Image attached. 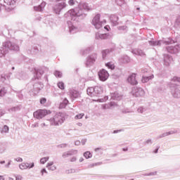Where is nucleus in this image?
Returning <instances> with one entry per match:
<instances>
[{
	"label": "nucleus",
	"instance_id": "53",
	"mask_svg": "<svg viewBox=\"0 0 180 180\" xmlns=\"http://www.w3.org/2000/svg\"><path fill=\"white\" fill-rule=\"evenodd\" d=\"M14 160H15V161H17V162H23V159L22 158H16Z\"/></svg>",
	"mask_w": 180,
	"mask_h": 180
},
{
	"label": "nucleus",
	"instance_id": "34",
	"mask_svg": "<svg viewBox=\"0 0 180 180\" xmlns=\"http://www.w3.org/2000/svg\"><path fill=\"white\" fill-rule=\"evenodd\" d=\"M49 160H50V157H49V156L42 158L40 160V162H41V164H45L47 162V161H49Z\"/></svg>",
	"mask_w": 180,
	"mask_h": 180
},
{
	"label": "nucleus",
	"instance_id": "2",
	"mask_svg": "<svg viewBox=\"0 0 180 180\" xmlns=\"http://www.w3.org/2000/svg\"><path fill=\"white\" fill-rule=\"evenodd\" d=\"M9 50L19 51V46L11 41L4 42L3 46L0 48V57H4L6 54H8Z\"/></svg>",
	"mask_w": 180,
	"mask_h": 180
},
{
	"label": "nucleus",
	"instance_id": "14",
	"mask_svg": "<svg viewBox=\"0 0 180 180\" xmlns=\"http://www.w3.org/2000/svg\"><path fill=\"white\" fill-rule=\"evenodd\" d=\"M34 167V162L27 163V162H22L19 165L20 169L24 170L27 169V168H33Z\"/></svg>",
	"mask_w": 180,
	"mask_h": 180
},
{
	"label": "nucleus",
	"instance_id": "16",
	"mask_svg": "<svg viewBox=\"0 0 180 180\" xmlns=\"http://www.w3.org/2000/svg\"><path fill=\"white\" fill-rule=\"evenodd\" d=\"M127 82L131 85H137V79H136V74L133 73L127 78Z\"/></svg>",
	"mask_w": 180,
	"mask_h": 180
},
{
	"label": "nucleus",
	"instance_id": "25",
	"mask_svg": "<svg viewBox=\"0 0 180 180\" xmlns=\"http://www.w3.org/2000/svg\"><path fill=\"white\" fill-rule=\"evenodd\" d=\"M153 78H154V75H151L150 76H143L142 77V82L143 84H146V82H148V81H150V79H153Z\"/></svg>",
	"mask_w": 180,
	"mask_h": 180
},
{
	"label": "nucleus",
	"instance_id": "1",
	"mask_svg": "<svg viewBox=\"0 0 180 180\" xmlns=\"http://www.w3.org/2000/svg\"><path fill=\"white\" fill-rule=\"evenodd\" d=\"M91 9L88 4L82 2L78 5V8L70 10L65 14V18H70L72 20H75L76 18H85L86 15L84 13V11H89Z\"/></svg>",
	"mask_w": 180,
	"mask_h": 180
},
{
	"label": "nucleus",
	"instance_id": "64",
	"mask_svg": "<svg viewBox=\"0 0 180 180\" xmlns=\"http://www.w3.org/2000/svg\"><path fill=\"white\" fill-rule=\"evenodd\" d=\"M75 146H79V144H81V142L79 141H76L75 142Z\"/></svg>",
	"mask_w": 180,
	"mask_h": 180
},
{
	"label": "nucleus",
	"instance_id": "5",
	"mask_svg": "<svg viewBox=\"0 0 180 180\" xmlns=\"http://www.w3.org/2000/svg\"><path fill=\"white\" fill-rule=\"evenodd\" d=\"M174 82H179L180 84V77H174L171 82H170V88H174L172 91V94L173 95L174 98H180V90L175 87V84H174Z\"/></svg>",
	"mask_w": 180,
	"mask_h": 180
},
{
	"label": "nucleus",
	"instance_id": "40",
	"mask_svg": "<svg viewBox=\"0 0 180 180\" xmlns=\"http://www.w3.org/2000/svg\"><path fill=\"white\" fill-rule=\"evenodd\" d=\"M84 116H85V114L84 113H80V114H78L75 117V120H78L79 119H82L84 117Z\"/></svg>",
	"mask_w": 180,
	"mask_h": 180
},
{
	"label": "nucleus",
	"instance_id": "38",
	"mask_svg": "<svg viewBox=\"0 0 180 180\" xmlns=\"http://www.w3.org/2000/svg\"><path fill=\"white\" fill-rule=\"evenodd\" d=\"M54 75L58 78H61L63 77V73L58 70L55 71Z\"/></svg>",
	"mask_w": 180,
	"mask_h": 180
},
{
	"label": "nucleus",
	"instance_id": "52",
	"mask_svg": "<svg viewBox=\"0 0 180 180\" xmlns=\"http://www.w3.org/2000/svg\"><path fill=\"white\" fill-rule=\"evenodd\" d=\"M46 102H47V100L46 98H41V100H40L41 105H44V103H46Z\"/></svg>",
	"mask_w": 180,
	"mask_h": 180
},
{
	"label": "nucleus",
	"instance_id": "42",
	"mask_svg": "<svg viewBox=\"0 0 180 180\" xmlns=\"http://www.w3.org/2000/svg\"><path fill=\"white\" fill-rule=\"evenodd\" d=\"M6 94V91L5 88H3L0 90V96H5Z\"/></svg>",
	"mask_w": 180,
	"mask_h": 180
},
{
	"label": "nucleus",
	"instance_id": "47",
	"mask_svg": "<svg viewBox=\"0 0 180 180\" xmlns=\"http://www.w3.org/2000/svg\"><path fill=\"white\" fill-rule=\"evenodd\" d=\"M146 176H153L157 175V172H150L149 174H145Z\"/></svg>",
	"mask_w": 180,
	"mask_h": 180
},
{
	"label": "nucleus",
	"instance_id": "27",
	"mask_svg": "<svg viewBox=\"0 0 180 180\" xmlns=\"http://www.w3.org/2000/svg\"><path fill=\"white\" fill-rule=\"evenodd\" d=\"M171 134H175V131H170L169 132H165L162 134H160L159 136H158V139H162V137H167V136H169Z\"/></svg>",
	"mask_w": 180,
	"mask_h": 180
},
{
	"label": "nucleus",
	"instance_id": "21",
	"mask_svg": "<svg viewBox=\"0 0 180 180\" xmlns=\"http://www.w3.org/2000/svg\"><path fill=\"white\" fill-rule=\"evenodd\" d=\"M122 98V94L115 92L111 94V98L113 99V101H120Z\"/></svg>",
	"mask_w": 180,
	"mask_h": 180
},
{
	"label": "nucleus",
	"instance_id": "35",
	"mask_svg": "<svg viewBox=\"0 0 180 180\" xmlns=\"http://www.w3.org/2000/svg\"><path fill=\"white\" fill-rule=\"evenodd\" d=\"M36 78L39 79L41 77V75H43V72L40 70H38L36 71Z\"/></svg>",
	"mask_w": 180,
	"mask_h": 180
},
{
	"label": "nucleus",
	"instance_id": "41",
	"mask_svg": "<svg viewBox=\"0 0 180 180\" xmlns=\"http://www.w3.org/2000/svg\"><path fill=\"white\" fill-rule=\"evenodd\" d=\"M75 172H77L75 169H69L65 170V174H75Z\"/></svg>",
	"mask_w": 180,
	"mask_h": 180
},
{
	"label": "nucleus",
	"instance_id": "55",
	"mask_svg": "<svg viewBox=\"0 0 180 180\" xmlns=\"http://www.w3.org/2000/svg\"><path fill=\"white\" fill-rule=\"evenodd\" d=\"M31 127H32V129H34V128H36V127H39V123L35 122V123L32 124V126H31Z\"/></svg>",
	"mask_w": 180,
	"mask_h": 180
},
{
	"label": "nucleus",
	"instance_id": "48",
	"mask_svg": "<svg viewBox=\"0 0 180 180\" xmlns=\"http://www.w3.org/2000/svg\"><path fill=\"white\" fill-rule=\"evenodd\" d=\"M108 53H109V50L103 51L102 52L103 58H105V57H106V54H108Z\"/></svg>",
	"mask_w": 180,
	"mask_h": 180
},
{
	"label": "nucleus",
	"instance_id": "12",
	"mask_svg": "<svg viewBox=\"0 0 180 180\" xmlns=\"http://www.w3.org/2000/svg\"><path fill=\"white\" fill-rule=\"evenodd\" d=\"M172 41L160 40V41H149L150 46H161V44H171Z\"/></svg>",
	"mask_w": 180,
	"mask_h": 180
},
{
	"label": "nucleus",
	"instance_id": "30",
	"mask_svg": "<svg viewBox=\"0 0 180 180\" xmlns=\"http://www.w3.org/2000/svg\"><path fill=\"white\" fill-rule=\"evenodd\" d=\"M70 95L72 96V98H78V96H79V93H78V91H77L76 90H72L70 91Z\"/></svg>",
	"mask_w": 180,
	"mask_h": 180
},
{
	"label": "nucleus",
	"instance_id": "37",
	"mask_svg": "<svg viewBox=\"0 0 180 180\" xmlns=\"http://www.w3.org/2000/svg\"><path fill=\"white\" fill-rule=\"evenodd\" d=\"M146 110H147V108H144V107H139L138 109H137V112L139 113H144V112H146Z\"/></svg>",
	"mask_w": 180,
	"mask_h": 180
},
{
	"label": "nucleus",
	"instance_id": "56",
	"mask_svg": "<svg viewBox=\"0 0 180 180\" xmlns=\"http://www.w3.org/2000/svg\"><path fill=\"white\" fill-rule=\"evenodd\" d=\"M16 110H18V107H13L9 110V112H16Z\"/></svg>",
	"mask_w": 180,
	"mask_h": 180
},
{
	"label": "nucleus",
	"instance_id": "63",
	"mask_svg": "<svg viewBox=\"0 0 180 180\" xmlns=\"http://www.w3.org/2000/svg\"><path fill=\"white\" fill-rule=\"evenodd\" d=\"M9 167H11V161H9L8 164L5 165V168H9Z\"/></svg>",
	"mask_w": 180,
	"mask_h": 180
},
{
	"label": "nucleus",
	"instance_id": "28",
	"mask_svg": "<svg viewBox=\"0 0 180 180\" xmlns=\"http://www.w3.org/2000/svg\"><path fill=\"white\" fill-rule=\"evenodd\" d=\"M4 4L8 5V6H13L15 4H16V0H4Z\"/></svg>",
	"mask_w": 180,
	"mask_h": 180
},
{
	"label": "nucleus",
	"instance_id": "17",
	"mask_svg": "<svg viewBox=\"0 0 180 180\" xmlns=\"http://www.w3.org/2000/svg\"><path fill=\"white\" fill-rule=\"evenodd\" d=\"M171 63H172V57L169 55L165 54L164 55V64L166 67L170 65Z\"/></svg>",
	"mask_w": 180,
	"mask_h": 180
},
{
	"label": "nucleus",
	"instance_id": "60",
	"mask_svg": "<svg viewBox=\"0 0 180 180\" xmlns=\"http://www.w3.org/2000/svg\"><path fill=\"white\" fill-rule=\"evenodd\" d=\"M47 174V170H46V169H42L41 170V175H44V174Z\"/></svg>",
	"mask_w": 180,
	"mask_h": 180
},
{
	"label": "nucleus",
	"instance_id": "6",
	"mask_svg": "<svg viewBox=\"0 0 180 180\" xmlns=\"http://www.w3.org/2000/svg\"><path fill=\"white\" fill-rule=\"evenodd\" d=\"M103 92V88L101 86H96L95 87H89L87 89V95L94 98V96H98Z\"/></svg>",
	"mask_w": 180,
	"mask_h": 180
},
{
	"label": "nucleus",
	"instance_id": "23",
	"mask_svg": "<svg viewBox=\"0 0 180 180\" xmlns=\"http://www.w3.org/2000/svg\"><path fill=\"white\" fill-rule=\"evenodd\" d=\"M132 53L136 56H141V57H144V56H146V53H144V51H143L141 49L133 50Z\"/></svg>",
	"mask_w": 180,
	"mask_h": 180
},
{
	"label": "nucleus",
	"instance_id": "15",
	"mask_svg": "<svg viewBox=\"0 0 180 180\" xmlns=\"http://www.w3.org/2000/svg\"><path fill=\"white\" fill-rule=\"evenodd\" d=\"M166 49L168 53H171L172 54H175L178 53V51H179V46L178 45H176L174 46H167Z\"/></svg>",
	"mask_w": 180,
	"mask_h": 180
},
{
	"label": "nucleus",
	"instance_id": "20",
	"mask_svg": "<svg viewBox=\"0 0 180 180\" xmlns=\"http://www.w3.org/2000/svg\"><path fill=\"white\" fill-rule=\"evenodd\" d=\"M46 168L49 171H56V169H57V166L54 165V162L50 161L46 164Z\"/></svg>",
	"mask_w": 180,
	"mask_h": 180
},
{
	"label": "nucleus",
	"instance_id": "31",
	"mask_svg": "<svg viewBox=\"0 0 180 180\" xmlns=\"http://www.w3.org/2000/svg\"><path fill=\"white\" fill-rule=\"evenodd\" d=\"M68 105V100L67 98H65L63 101L60 104V109H64L65 106Z\"/></svg>",
	"mask_w": 180,
	"mask_h": 180
},
{
	"label": "nucleus",
	"instance_id": "62",
	"mask_svg": "<svg viewBox=\"0 0 180 180\" xmlns=\"http://www.w3.org/2000/svg\"><path fill=\"white\" fill-rule=\"evenodd\" d=\"M4 113H5V110H0V117H1V116H4Z\"/></svg>",
	"mask_w": 180,
	"mask_h": 180
},
{
	"label": "nucleus",
	"instance_id": "58",
	"mask_svg": "<svg viewBox=\"0 0 180 180\" xmlns=\"http://www.w3.org/2000/svg\"><path fill=\"white\" fill-rule=\"evenodd\" d=\"M145 144H153V141L151 139H148L146 141Z\"/></svg>",
	"mask_w": 180,
	"mask_h": 180
},
{
	"label": "nucleus",
	"instance_id": "39",
	"mask_svg": "<svg viewBox=\"0 0 180 180\" xmlns=\"http://www.w3.org/2000/svg\"><path fill=\"white\" fill-rule=\"evenodd\" d=\"M57 85H58V88L60 89H65V85H64V82H59L58 84H57Z\"/></svg>",
	"mask_w": 180,
	"mask_h": 180
},
{
	"label": "nucleus",
	"instance_id": "49",
	"mask_svg": "<svg viewBox=\"0 0 180 180\" xmlns=\"http://www.w3.org/2000/svg\"><path fill=\"white\" fill-rule=\"evenodd\" d=\"M58 148H65L67 147V143H62L58 146Z\"/></svg>",
	"mask_w": 180,
	"mask_h": 180
},
{
	"label": "nucleus",
	"instance_id": "19",
	"mask_svg": "<svg viewBox=\"0 0 180 180\" xmlns=\"http://www.w3.org/2000/svg\"><path fill=\"white\" fill-rule=\"evenodd\" d=\"M45 7H46V2L43 1L38 6H34V10L36 11V12H43V11H44Z\"/></svg>",
	"mask_w": 180,
	"mask_h": 180
},
{
	"label": "nucleus",
	"instance_id": "45",
	"mask_svg": "<svg viewBox=\"0 0 180 180\" xmlns=\"http://www.w3.org/2000/svg\"><path fill=\"white\" fill-rule=\"evenodd\" d=\"M115 2L117 4L119 5V6H122V5H123V3L124 2V0H115Z\"/></svg>",
	"mask_w": 180,
	"mask_h": 180
},
{
	"label": "nucleus",
	"instance_id": "29",
	"mask_svg": "<svg viewBox=\"0 0 180 180\" xmlns=\"http://www.w3.org/2000/svg\"><path fill=\"white\" fill-rule=\"evenodd\" d=\"M69 32L70 33H72V34H74V33H77V32H78V28H77L74 25H69Z\"/></svg>",
	"mask_w": 180,
	"mask_h": 180
},
{
	"label": "nucleus",
	"instance_id": "36",
	"mask_svg": "<svg viewBox=\"0 0 180 180\" xmlns=\"http://www.w3.org/2000/svg\"><path fill=\"white\" fill-rule=\"evenodd\" d=\"M50 124V120H46L44 122L40 124L41 127H47Z\"/></svg>",
	"mask_w": 180,
	"mask_h": 180
},
{
	"label": "nucleus",
	"instance_id": "24",
	"mask_svg": "<svg viewBox=\"0 0 180 180\" xmlns=\"http://www.w3.org/2000/svg\"><path fill=\"white\" fill-rule=\"evenodd\" d=\"M113 26H117L118 25L117 21L119 20V18L115 15H111L110 18Z\"/></svg>",
	"mask_w": 180,
	"mask_h": 180
},
{
	"label": "nucleus",
	"instance_id": "4",
	"mask_svg": "<svg viewBox=\"0 0 180 180\" xmlns=\"http://www.w3.org/2000/svg\"><path fill=\"white\" fill-rule=\"evenodd\" d=\"M91 25H93L95 29H102L106 25V20H101V14H97L93 18Z\"/></svg>",
	"mask_w": 180,
	"mask_h": 180
},
{
	"label": "nucleus",
	"instance_id": "32",
	"mask_svg": "<svg viewBox=\"0 0 180 180\" xmlns=\"http://www.w3.org/2000/svg\"><path fill=\"white\" fill-rule=\"evenodd\" d=\"M105 65L110 70H115V64H113V63H112V62H109V63H106Z\"/></svg>",
	"mask_w": 180,
	"mask_h": 180
},
{
	"label": "nucleus",
	"instance_id": "59",
	"mask_svg": "<svg viewBox=\"0 0 180 180\" xmlns=\"http://www.w3.org/2000/svg\"><path fill=\"white\" fill-rule=\"evenodd\" d=\"M22 179H23V177H22V176L20 175H18L15 177V180H22Z\"/></svg>",
	"mask_w": 180,
	"mask_h": 180
},
{
	"label": "nucleus",
	"instance_id": "43",
	"mask_svg": "<svg viewBox=\"0 0 180 180\" xmlns=\"http://www.w3.org/2000/svg\"><path fill=\"white\" fill-rule=\"evenodd\" d=\"M94 151L96 152V153H98L99 152V153L100 154H103V149L102 148H96L95 150H94Z\"/></svg>",
	"mask_w": 180,
	"mask_h": 180
},
{
	"label": "nucleus",
	"instance_id": "7",
	"mask_svg": "<svg viewBox=\"0 0 180 180\" xmlns=\"http://www.w3.org/2000/svg\"><path fill=\"white\" fill-rule=\"evenodd\" d=\"M132 96H135L136 98H139L140 96H144L146 92L142 88L140 87H134L131 91Z\"/></svg>",
	"mask_w": 180,
	"mask_h": 180
},
{
	"label": "nucleus",
	"instance_id": "3",
	"mask_svg": "<svg viewBox=\"0 0 180 180\" xmlns=\"http://www.w3.org/2000/svg\"><path fill=\"white\" fill-rule=\"evenodd\" d=\"M65 120V115L63 112L57 113L53 118L49 120L51 126H60Z\"/></svg>",
	"mask_w": 180,
	"mask_h": 180
},
{
	"label": "nucleus",
	"instance_id": "51",
	"mask_svg": "<svg viewBox=\"0 0 180 180\" xmlns=\"http://www.w3.org/2000/svg\"><path fill=\"white\" fill-rule=\"evenodd\" d=\"M5 79H6V77H5V75H2L0 77V81L1 82H5Z\"/></svg>",
	"mask_w": 180,
	"mask_h": 180
},
{
	"label": "nucleus",
	"instance_id": "9",
	"mask_svg": "<svg viewBox=\"0 0 180 180\" xmlns=\"http://www.w3.org/2000/svg\"><path fill=\"white\" fill-rule=\"evenodd\" d=\"M67 3H65V1H63L61 2H58L55 6H54V11L55 13L57 15H60V12L64 9V8H66Z\"/></svg>",
	"mask_w": 180,
	"mask_h": 180
},
{
	"label": "nucleus",
	"instance_id": "18",
	"mask_svg": "<svg viewBox=\"0 0 180 180\" xmlns=\"http://www.w3.org/2000/svg\"><path fill=\"white\" fill-rule=\"evenodd\" d=\"M96 39L97 40H105L106 39H109V35L108 34H101V33H96Z\"/></svg>",
	"mask_w": 180,
	"mask_h": 180
},
{
	"label": "nucleus",
	"instance_id": "44",
	"mask_svg": "<svg viewBox=\"0 0 180 180\" xmlns=\"http://www.w3.org/2000/svg\"><path fill=\"white\" fill-rule=\"evenodd\" d=\"M6 150V147L4 146H0V154H3V153H5V150Z\"/></svg>",
	"mask_w": 180,
	"mask_h": 180
},
{
	"label": "nucleus",
	"instance_id": "54",
	"mask_svg": "<svg viewBox=\"0 0 180 180\" xmlns=\"http://www.w3.org/2000/svg\"><path fill=\"white\" fill-rule=\"evenodd\" d=\"M176 25L180 26V16H179L176 20Z\"/></svg>",
	"mask_w": 180,
	"mask_h": 180
},
{
	"label": "nucleus",
	"instance_id": "46",
	"mask_svg": "<svg viewBox=\"0 0 180 180\" xmlns=\"http://www.w3.org/2000/svg\"><path fill=\"white\" fill-rule=\"evenodd\" d=\"M68 4V5H70V6H74V5H75V1L69 0Z\"/></svg>",
	"mask_w": 180,
	"mask_h": 180
},
{
	"label": "nucleus",
	"instance_id": "26",
	"mask_svg": "<svg viewBox=\"0 0 180 180\" xmlns=\"http://www.w3.org/2000/svg\"><path fill=\"white\" fill-rule=\"evenodd\" d=\"M0 132L1 133V134L9 133V127H8L7 125H4L3 127L0 128Z\"/></svg>",
	"mask_w": 180,
	"mask_h": 180
},
{
	"label": "nucleus",
	"instance_id": "11",
	"mask_svg": "<svg viewBox=\"0 0 180 180\" xmlns=\"http://www.w3.org/2000/svg\"><path fill=\"white\" fill-rule=\"evenodd\" d=\"M98 78L100 81L105 82L109 78V72L106 71V70H101L98 72Z\"/></svg>",
	"mask_w": 180,
	"mask_h": 180
},
{
	"label": "nucleus",
	"instance_id": "57",
	"mask_svg": "<svg viewBox=\"0 0 180 180\" xmlns=\"http://www.w3.org/2000/svg\"><path fill=\"white\" fill-rule=\"evenodd\" d=\"M75 161H77V157L73 156L70 158V162H75Z\"/></svg>",
	"mask_w": 180,
	"mask_h": 180
},
{
	"label": "nucleus",
	"instance_id": "33",
	"mask_svg": "<svg viewBox=\"0 0 180 180\" xmlns=\"http://www.w3.org/2000/svg\"><path fill=\"white\" fill-rule=\"evenodd\" d=\"M84 157H85L86 160L89 158H92V153H91L89 151H86L84 153Z\"/></svg>",
	"mask_w": 180,
	"mask_h": 180
},
{
	"label": "nucleus",
	"instance_id": "50",
	"mask_svg": "<svg viewBox=\"0 0 180 180\" xmlns=\"http://www.w3.org/2000/svg\"><path fill=\"white\" fill-rule=\"evenodd\" d=\"M39 85H40V84H35L34 85V89H37V91H40V89H41V87H39Z\"/></svg>",
	"mask_w": 180,
	"mask_h": 180
},
{
	"label": "nucleus",
	"instance_id": "22",
	"mask_svg": "<svg viewBox=\"0 0 180 180\" xmlns=\"http://www.w3.org/2000/svg\"><path fill=\"white\" fill-rule=\"evenodd\" d=\"M119 61L122 64H127L128 63H130V58L127 56H123L119 59Z\"/></svg>",
	"mask_w": 180,
	"mask_h": 180
},
{
	"label": "nucleus",
	"instance_id": "13",
	"mask_svg": "<svg viewBox=\"0 0 180 180\" xmlns=\"http://www.w3.org/2000/svg\"><path fill=\"white\" fill-rule=\"evenodd\" d=\"M78 154L77 150H70L66 152H64L62 154V158H68V157H71V155H77Z\"/></svg>",
	"mask_w": 180,
	"mask_h": 180
},
{
	"label": "nucleus",
	"instance_id": "61",
	"mask_svg": "<svg viewBox=\"0 0 180 180\" xmlns=\"http://www.w3.org/2000/svg\"><path fill=\"white\" fill-rule=\"evenodd\" d=\"M103 109H109V105L105 104L102 106Z\"/></svg>",
	"mask_w": 180,
	"mask_h": 180
},
{
	"label": "nucleus",
	"instance_id": "8",
	"mask_svg": "<svg viewBox=\"0 0 180 180\" xmlns=\"http://www.w3.org/2000/svg\"><path fill=\"white\" fill-rule=\"evenodd\" d=\"M96 58H98V55H96V53H92L91 55L89 56L86 62V67H91V65H94L95 61H96Z\"/></svg>",
	"mask_w": 180,
	"mask_h": 180
},
{
	"label": "nucleus",
	"instance_id": "10",
	"mask_svg": "<svg viewBox=\"0 0 180 180\" xmlns=\"http://www.w3.org/2000/svg\"><path fill=\"white\" fill-rule=\"evenodd\" d=\"M47 115H49V111L46 110H38L34 112V117L39 120L43 119Z\"/></svg>",
	"mask_w": 180,
	"mask_h": 180
}]
</instances>
